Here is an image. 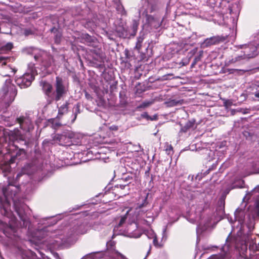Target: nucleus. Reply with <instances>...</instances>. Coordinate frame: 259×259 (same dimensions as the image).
<instances>
[{
    "mask_svg": "<svg viewBox=\"0 0 259 259\" xmlns=\"http://www.w3.org/2000/svg\"><path fill=\"white\" fill-rule=\"evenodd\" d=\"M95 254V253L92 252L91 253H89L84 256H83L81 259H86L87 257H93V256Z\"/></svg>",
    "mask_w": 259,
    "mask_h": 259,
    "instance_id": "nucleus-40",
    "label": "nucleus"
},
{
    "mask_svg": "<svg viewBox=\"0 0 259 259\" xmlns=\"http://www.w3.org/2000/svg\"><path fill=\"white\" fill-rule=\"evenodd\" d=\"M116 3V9L119 14H120L121 16H125L126 15V12L123 7V6L120 4L119 1H117V2H115Z\"/></svg>",
    "mask_w": 259,
    "mask_h": 259,
    "instance_id": "nucleus-28",
    "label": "nucleus"
},
{
    "mask_svg": "<svg viewBox=\"0 0 259 259\" xmlns=\"http://www.w3.org/2000/svg\"><path fill=\"white\" fill-rule=\"evenodd\" d=\"M144 38L145 34L143 33H140V36L137 38V41L135 47L136 49H137L139 52H140L141 49L142 44Z\"/></svg>",
    "mask_w": 259,
    "mask_h": 259,
    "instance_id": "nucleus-26",
    "label": "nucleus"
},
{
    "mask_svg": "<svg viewBox=\"0 0 259 259\" xmlns=\"http://www.w3.org/2000/svg\"><path fill=\"white\" fill-rule=\"evenodd\" d=\"M152 103V102H143L140 106V107H142V108H145V107H148L150 105H151Z\"/></svg>",
    "mask_w": 259,
    "mask_h": 259,
    "instance_id": "nucleus-38",
    "label": "nucleus"
},
{
    "mask_svg": "<svg viewBox=\"0 0 259 259\" xmlns=\"http://www.w3.org/2000/svg\"><path fill=\"white\" fill-rule=\"evenodd\" d=\"M89 229L90 227L88 224L83 223L70 229L65 235H50L53 238L50 240V245L53 248L70 246L76 242L77 235L86 233Z\"/></svg>",
    "mask_w": 259,
    "mask_h": 259,
    "instance_id": "nucleus-3",
    "label": "nucleus"
},
{
    "mask_svg": "<svg viewBox=\"0 0 259 259\" xmlns=\"http://www.w3.org/2000/svg\"><path fill=\"white\" fill-rule=\"evenodd\" d=\"M130 211H131V209L128 210L126 211V214L124 216L121 217V218L120 220V222H119V224H118V227L121 226L123 225V224L124 223L126 219H127V216L129 215V213H130Z\"/></svg>",
    "mask_w": 259,
    "mask_h": 259,
    "instance_id": "nucleus-34",
    "label": "nucleus"
},
{
    "mask_svg": "<svg viewBox=\"0 0 259 259\" xmlns=\"http://www.w3.org/2000/svg\"><path fill=\"white\" fill-rule=\"evenodd\" d=\"M243 55H241L234 58L231 61L233 63L239 62L243 59H249L255 57L259 53V44L256 46L253 44L243 45ZM243 48V47H241Z\"/></svg>",
    "mask_w": 259,
    "mask_h": 259,
    "instance_id": "nucleus-8",
    "label": "nucleus"
},
{
    "mask_svg": "<svg viewBox=\"0 0 259 259\" xmlns=\"http://www.w3.org/2000/svg\"><path fill=\"white\" fill-rule=\"evenodd\" d=\"M82 136L79 134L71 131H65L61 134H56L54 140L60 145L70 146L72 145H79L81 143Z\"/></svg>",
    "mask_w": 259,
    "mask_h": 259,
    "instance_id": "nucleus-7",
    "label": "nucleus"
},
{
    "mask_svg": "<svg viewBox=\"0 0 259 259\" xmlns=\"http://www.w3.org/2000/svg\"><path fill=\"white\" fill-rule=\"evenodd\" d=\"M53 125L55 128L60 126L61 125V123L59 122H58L56 120H54Z\"/></svg>",
    "mask_w": 259,
    "mask_h": 259,
    "instance_id": "nucleus-41",
    "label": "nucleus"
},
{
    "mask_svg": "<svg viewBox=\"0 0 259 259\" xmlns=\"http://www.w3.org/2000/svg\"><path fill=\"white\" fill-rule=\"evenodd\" d=\"M36 74L33 69L29 70L22 76L16 78L15 82L21 89L28 88L31 85Z\"/></svg>",
    "mask_w": 259,
    "mask_h": 259,
    "instance_id": "nucleus-9",
    "label": "nucleus"
},
{
    "mask_svg": "<svg viewBox=\"0 0 259 259\" xmlns=\"http://www.w3.org/2000/svg\"><path fill=\"white\" fill-rule=\"evenodd\" d=\"M213 154V152H212V151H209V153H208V154H209V155H210V154Z\"/></svg>",
    "mask_w": 259,
    "mask_h": 259,
    "instance_id": "nucleus-54",
    "label": "nucleus"
},
{
    "mask_svg": "<svg viewBox=\"0 0 259 259\" xmlns=\"http://www.w3.org/2000/svg\"><path fill=\"white\" fill-rule=\"evenodd\" d=\"M98 258H101V256H99L98 257Z\"/></svg>",
    "mask_w": 259,
    "mask_h": 259,
    "instance_id": "nucleus-59",
    "label": "nucleus"
},
{
    "mask_svg": "<svg viewBox=\"0 0 259 259\" xmlns=\"http://www.w3.org/2000/svg\"><path fill=\"white\" fill-rule=\"evenodd\" d=\"M85 96L86 98L88 99V100H91L92 99L91 96L89 94H88L87 92H85Z\"/></svg>",
    "mask_w": 259,
    "mask_h": 259,
    "instance_id": "nucleus-44",
    "label": "nucleus"
},
{
    "mask_svg": "<svg viewBox=\"0 0 259 259\" xmlns=\"http://www.w3.org/2000/svg\"><path fill=\"white\" fill-rule=\"evenodd\" d=\"M141 116L143 117V118H146L147 119H151V120H153V118H151L149 115L148 114V113L147 112H144L143 113H142L141 114Z\"/></svg>",
    "mask_w": 259,
    "mask_h": 259,
    "instance_id": "nucleus-39",
    "label": "nucleus"
},
{
    "mask_svg": "<svg viewBox=\"0 0 259 259\" xmlns=\"http://www.w3.org/2000/svg\"><path fill=\"white\" fill-rule=\"evenodd\" d=\"M35 255H32V259H34V258H35Z\"/></svg>",
    "mask_w": 259,
    "mask_h": 259,
    "instance_id": "nucleus-55",
    "label": "nucleus"
},
{
    "mask_svg": "<svg viewBox=\"0 0 259 259\" xmlns=\"http://www.w3.org/2000/svg\"><path fill=\"white\" fill-rule=\"evenodd\" d=\"M254 96L255 97L259 98V92H256L254 93Z\"/></svg>",
    "mask_w": 259,
    "mask_h": 259,
    "instance_id": "nucleus-51",
    "label": "nucleus"
},
{
    "mask_svg": "<svg viewBox=\"0 0 259 259\" xmlns=\"http://www.w3.org/2000/svg\"><path fill=\"white\" fill-rule=\"evenodd\" d=\"M95 254L93 256V257H91V259H95V258H97V256H95V255H96L97 254H100V255H101V254H102V253H100V252H95Z\"/></svg>",
    "mask_w": 259,
    "mask_h": 259,
    "instance_id": "nucleus-48",
    "label": "nucleus"
},
{
    "mask_svg": "<svg viewBox=\"0 0 259 259\" xmlns=\"http://www.w3.org/2000/svg\"><path fill=\"white\" fill-rule=\"evenodd\" d=\"M51 31L55 34V42L57 44H59L61 40L62 34L55 27L51 29Z\"/></svg>",
    "mask_w": 259,
    "mask_h": 259,
    "instance_id": "nucleus-27",
    "label": "nucleus"
},
{
    "mask_svg": "<svg viewBox=\"0 0 259 259\" xmlns=\"http://www.w3.org/2000/svg\"><path fill=\"white\" fill-rule=\"evenodd\" d=\"M217 257H218L217 255H212L208 259H217ZM218 259H221L220 258H218Z\"/></svg>",
    "mask_w": 259,
    "mask_h": 259,
    "instance_id": "nucleus-46",
    "label": "nucleus"
},
{
    "mask_svg": "<svg viewBox=\"0 0 259 259\" xmlns=\"http://www.w3.org/2000/svg\"><path fill=\"white\" fill-rule=\"evenodd\" d=\"M110 129L114 131H117L118 130V127L115 125H112L110 126Z\"/></svg>",
    "mask_w": 259,
    "mask_h": 259,
    "instance_id": "nucleus-45",
    "label": "nucleus"
},
{
    "mask_svg": "<svg viewBox=\"0 0 259 259\" xmlns=\"http://www.w3.org/2000/svg\"><path fill=\"white\" fill-rule=\"evenodd\" d=\"M189 62V59L184 58L183 59L181 62L180 63V64L182 66H186L188 64Z\"/></svg>",
    "mask_w": 259,
    "mask_h": 259,
    "instance_id": "nucleus-36",
    "label": "nucleus"
},
{
    "mask_svg": "<svg viewBox=\"0 0 259 259\" xmlns=\"http://www.w3.org/2000/svg\"><path fill=\"white\" fill-rule=\"evenodd\" d=\"M37 169V166L34 162L26 164L22 168L21 172L17 174L16 179H17L22 175H30Z\"/></svg>",
    "mask_w": 259,
    "mask_h": 259,
    "instance_id": "nucleus-15",
    "label": "nucleus"
},
{
    "mask_svg": "<svg viewBox=\"0 0 259 259\" xmlns=\"http://www.w3.org/2000/svg\"><path fill=\"white\" fill-rule=\"evenodd\" d=\"M55 88V100L58 101L66 93L67 87L64 80L61 77L57 76L56 78Z\"/></svg>",
    "mask_w": 259,
    "mask_h": 259,
    "instance_id": "nucleus-11",
    "label": "nucleus"
},
{
    "mask_svg": "<svg viewBox=\"0 0 259 259\" xmlns=\"http://www.w3.org/2000/svg\"><path fill=\"white\" fill-rule=\"evenodd\" d=\"M15 134H16V136H19L21 135L20 132L18 130H17L16 132H15Z\"/></svg>",
    "mask_w": 259,
    "mask_h": 259,
    "instance_id": "nucleus-52",
    "label": "nucleus"
},
{
    "mask_svg": "<svg viewBox=\"0 0 259 259\" xmlns=\"http://www.w3.org/2000/svg\"><path fill=\"white\" fill-rule=\"evenodd\" d=\"M84 27L88 29L90 31H94L97 27H101L102 26L99 23H95V22L88 21L84 25Z\"/></svg>",
    "mask_w": 259,
    "mask_h": 259,
    "instance_id": "nucleus-23",
    "label": "nucleus"
},
{
    "mask_svg": "<svg viewBox=\"0 0 259 259\" xmlns=\"http://www.w3.org/2000/svg\"><path fill=\"white\" fill-rule=\"evenodd\" d=\"M195 121L193 119L186 122L185 126L181 128V131L186 133L190 129H193L195 125Z\"/></svg>",
    "mask_w": 259,
    "mask_h": 259,
    "instance_id": "nucleus-24",
    "label": "nucleus"
},
{
    "mask_svg": "<svg viewBox=\"0 0 259 259\" xmlns=\"http://www.w3.org/2000/svg\"><path fill=\"white\" fill-rule=\"evenodd\" d=\"M52 233L48 230V227H44L41 229L36 230L34 233V237L40 240L46 236H50Z\"/></svg>",
    "mask_w": 259,
    "mask_h": 259,
    "instance_id": "nucleus-18",
    "label": "nucleus"
},
{
    "mask_svg": "<svg viewBox=\"0 0 259 259\" xmlns=\"http://www.w3.org/2000/svg\"><path fill=\"white\" fill-rule=\"evenodd\" d=\"M147 204L146 202V199L144 200V202L138 205L137 209H139V212H141L140 214L143 219H148L149 220H147L146 222L148 223H151L154 221L153 213L147 209H144V207Z\"/></svg>",
    "mask_w": 259,
    "mask_h": 259,
    "instance_id": "nucleus-13",
    "label": "nucleus"
},
{
    "mask_svg": "<svg viewBox=\"0 0 259 259\" xmlns=\"http://www.w3.org/2000/svg\"><path fill=\"white\" fill-rule=\"evenodd\" d=\"M10 58L4 56H0V74L3 76H11L17 71L15 68H13L7 63L10 61Z\"/></svg>",
    "mask_w": 259,
    "mask_h": 259,
    "instance_id": "nucleus-10",
    "label": "nucleus"
},
{
    "mask_svg": "<svg viewBox=\"0 0 259 259\" xmlns=\"http://www.w3.org/2000/svg\"><path fill=\"white\" fill-rule=\"evenodd\" d=\"M39 55H35L34 56V59L35 60H39Z\"/></svg>",
    "mask_w": 259,
    "mask_h": 259,
    "instance_id": "nucleus-50",
    "label": "nucleus"
},
{
    "mask_svg": "<svg viewBox=\"0 0 259 259\" xmlns=\"http://www.w3.org/2000/svg\"><path fill=\"white\" fill-rule=\"evenodd\" d=\"M13 48V45L12 42L0 45V56H2L1 54L8 53Z\"/></svg>",
    "mask_w": 259,
    "mask_h": 259,
    "instance_id": "nucleus-20",
    "label": "nucleus"
},
{
    "mask_svg": "<svg viewBox=\"0 0 259 259\" xmlns=\"http://www.w3.org/2000/svg\"><path fill=\"white\" fill-rule=\"evenodd\" d=\"M82 39L83 40V42L87 44L88 46H92L93 43L94 42L95 38L92 37L87 33L82 34Z\"/></svg>",
    "mask_w": 259,
    "mask_h": 259,
    "instance_id": "nucleus-22",
    "label": "nucleus"
},
{
    "mask_svg": "<svg viewBox=\"0 0 259 259\" xmlns=\"http://www.w3.org/2000/svg\"><path fill=\"white\" fill-rule=\"evenodd\" d=\"M235 222L238 223L239 229L237 232L236 235L233 238L229 236L226 239V244L222 248V252L219 254H216L218 258L225 259L228 252L233 249L238 250L240 254H244L247 252V246H249L250 252L254 251L258 247L254 241L255 237H253L252 232L254 228V220L249 219L246 224H243L245 219V211L242 208H237L235 212Z\"/></svg>",
    "mask_w": 259,
    "mask_h": 259,
    "instance_id": "nucleus-2",
    "label": "nucleus"
},
{
    "mask_svg": "<svg viewBox=\"0 0 259 259\" xmlns=\"http://www.w3.org/2000/svg\"><path fill=\"white\" fill-rule=\"evenodd\" d=\"M228 3L227 0H208L207 4L211 7L222 8L225 7Z\"/></svg>",
    "mask_w": 259,
    "mask_h": 259,
    "instance_id": "nucleus-19",
    "label": "nucleus"
},
{
    "mask_svg": "<svg viewBox=\"0 0 259 259\" xmlns=\"http://www.w3.org/2000/svg\"><path fill=\"white\" fill-rule=\"evenodd\" d=\"M139 24V23L138 21L136 20H134L133 21L132 27V32L131 34L132 35L135 36L136 34L137 30L138 28Z\"/></svg>",
    "mask_w": 259,
    "mask_h": 259,
    "instance_id": "nucleus-31",
    "label": "nucleus"
},
{
    "mask_svg": "<svg viewBox=\"0 0 259 259\" xmlns=\"http://www.w3.org/2000/svg\"><path fill=\"white\" fill-rule=\"evenodd\" d=\"M205 205H198L196 208L195 214H191L189 218L191 223L197 225L196 232L198 236L210 227L213 218L212 211Z\"/></svg>",
    "mask_w": 259,
    "mask_h": 259,
    "instance_id": "nucleus-4",
    "label": "nucleus"
},
{
    "mask_svg": "<svg viewBox=\"0 0 259 259\" xmlns=\"http://www.w3.org/2000/svg\"><path fill=\"white\" fill-rule=\"evenodd\" d=\"M73 112L74 113V117L71 121V123H73L76 119L77 115L80 113V104L77 103L74 105L73 108Z\"/></svg>",
    "mask_w": 259,
    "mask_h": 259,
    "instance_id": "nucleus-30",
    "label": "nucleus"
},
{
    "mask_svg": "<svg viewBox=\"0 0 259 259\" xmlns=\"http://www.w3.org/2000/svg\"><path fill=\"white\" fill-rule=\"evenodd\" d=\"M133 178L132 176L130 175L125 176L124 177L122 178V180H123L125 182H127V184H129L131 183L130 181L132 180Z\"/></svg>",
    "mask_w": 259,
    "mask_h": 259,
    "instance_id": "nucleus-35",
    "label": "nucleus"
},
{
    "mask_svg": "<svg viewBox=\"0 0 259 259\" xmlns=\"http://www.w3.org/2000/svg\"><path fill=\"white\" fill-rule=\"evenodd\" d=\"M144 259H146V258H144Z\"/></svg>",
    "mask_w": 259,
    "mask_h": 259,
    "instance_id": "nucleus-61",
    "label": "nucleus"
},
{
    "mask_svg": "<svg viewBox=\"0 0 259 259\" xmlns=\"http://www.w3.org/2000/svg\"><path fill=\"white\" fill-rule=\"evenodd\" d=\"M152 238H153V245L156 248H162L164 244L167 239V236H166V228H164L163 230L162 236L161 239L160 241H158L157 237L155 234L153 233L152 234Z\"/></svg>",
    "mask_w": 259,
    "mask_h": 259,
    "instance_id": "nucleus-17",
    "label": "nucleus"
},
{
    "mask_svg": "<svg viewBox=\"0 0 259 259\" xmlns=\"http://www.w3.org/2000/svg\"><path fill=\"white\" fill-rule=\"evenodd\" d=\"M19 140H20V141H23L21 138H19Z\"/></svg>",
    "mask_w": 259,
    "mask_h": 259,
    "instance_id": "nucleus-58",
    "label": "nucleus"
},
{
    "mask_svg": "<svg viewBox=\"0 0 259 259\" xmlns=\"http://www.w3.org/2000/svg\"><path fill=\"white\" fill-rule=\"evenodd\" d=\"M41 85L45 94L49 96L52 91V85L46 81H42L41 82Z\"/></svg>",
    "mask_w": 259,
    "mask_h": 259,
    "instance_id": "nucleus-25",
    "label": "nucleus"
},
{
    "mask_svg": "<svg viewBox=\"0 0 259 259\" xmlns=\"http://www.w3.org/2000/svg\"><path fill=\"white\" fill-rule=\"evenodd\" d=\"M119 0H113V1L115 3V2H117V1H118Z\"/></svg>",
    "mask_w": 259,
    "mask_h": 259,
    "instance_id": "nucleus-56",
    "label": "nucleus"
},
{
    "mask_svg": "<svg viewBox=\"0 0 259 259\" xmlns=\"http://www.w3.org/2000/svg\"><path fill=\"white\" fill-rule=\"evenodd\" d=\"M125 56H126V58H128V51L127 50H125Z\"/></svg>",
    "mask_w": 259,
    "mask_h": 259,
    "instance_id": "nucleus-53",
    "label": "nucleus"
},
{
    "mask_svg": "<svg viewBox=\"0 0 259 259\" xmlns=\"http://www.w3.org/2000/svg\"><path fill=\"white\" fill-rule=\"evenodd\" d=\"M104 257H105V259H106V256H105Z\"/></svg>",
    "mask_w": 259,
    "mask_h": 259,
    "instance_id": "nucleus-60",
    "label": "nucleus"
},
{
    "mask_svg": "<svg viewBox=\"0 0 259 259\" xmlns=\"http://www.w3.org/2000/svg\"><path fill=\"white\" fill-rule=\"evenodd\" d=\"M20 191L19 187L9 183L5 187L0 185V210L2 214L8 219L9 224L0 220V232L7 237H19L18 229H31L28 207L14 199Z\"/></svg>",
    "mask_w": 259,
    "mask_h": 259,
    "instance_id": "nucleus-1",
    "label": "nucleus"
},
{
    "mask_svg": "<svg viewBox=\"0 0 259 259\" xmlns=\"http://www.w3.org/2000/svg\"><path fill=\"white\" fill-rule=\"evenodd\" d=\"M245 199L249 200L252 199L254 200L255 203V206L259 211V186L255 187L253 190L247 194L243 198Z\"/></svg>",
    "mask_w": 259,
    "mask_h": 259,
    "instance_id": "nucleus-16",
    "label": "nucleus"
},
{
    "mask_svg": "<svg viewBox=\"0 0 259 259\" xmlns=\"http://www.w3.org/2000/svg\"><path fill=\"white\" fill-rule=\"evenodd\" d=\"M242 112L244 114H248L249 113V110L248 109H242Z\"/></svg>",
    "mask_w": 259,
    "mask_h": 259,
    "instance_id": "nucleus-43",
    "label": "nucleus"
},
{
    "mask_svg": "<svg viewBox=\"0 0 259 259\" xmlns=\"http://www.w3.org/2000/svg\"><path fill=\"white\" fill-rule=\"evenodd\" d=\"M117 32V35L120 37H126L127 36V31L122 25H119L116 27L115 29Z\"/></svg>",
    "mask_w": 259,
    "mask_h": 259,
    "instance_id": "nucleus-21",
    "label": "nucleus"
},
{
    "mask_svg": "<svg viewBox=\"0 0 259 259\" xmlns=\"http://www.w3.org/2000/svg\"><path fill=\"white\" fill-rule=\"evenodd\" d=\"M20 128L25 132H29L33 129V125L31 119L27 116H20L16 119Z\"/></svg>",
    "mask_w": 259,
    "mask_h": 259,
    "instance_id": "nucleus-12",
    "label": "nucleus"
},
{
    "mask_svg": "<svg viewBox=\"0 0 259 259\" xmlns=\"http://www.w3.org/2000/svg\"><path fill=\"white\" fill-rule=\"evenodd\" d=\"M226 36L217 35L206 38L202 45L204 47H208L224 42L226 39Z\"/></svg>",
    "mask_w": 259,
    "mask_h": 259,
    "instance_id": "nucleus-14",
    "label": "nucleus"
},
{
    "mask_svg": "<svg viewBox=\"0 0 259 259\" xmlns=\"http://www.w3.org/2000/svg\"><path fill=\"white\" fill-rule=\"evenodd\" d=\"M199 57H196L194 59L193 62V63L191 64V67H193V66H194L195 65V64H196V63L197 62V61H199Z\"/></svg>",
    "mask_w": 259,
    "mask_h": 259,
    "instance_id": "nucleus-42",
    "label": "nucleus"
},
{
    "mask_svg": "<svg viewBox=\"0 0 259 259\" xmlns=\"http://www.w3.org/2000/svg\"><path fill=\"white\" fill-rule=\"evenodd\" d=\"M209 247H207V248H204V249H209Z\"/></svg>",
    "mask_w": 259,
    "mask_h": 259,
    "instance_id": "nucleus-57",
    "label": "nucleus"
},
{
    "mask_svg": "<svg viewBox=\"0 0 259 259\" xmlns=\"http://www.w3.org/2000/svg\"><path fill=\"white\" fill-rule=\"evenodd\" d=\"M17 94V91L15 85L11 83L10 79H7L0 90V100L3 106V112L14 100Z\"/></svg>",
    "mask_w": 259,
    "mask_h": 259,
    "instance_id": "nucleus-5",
    "label": "nucleus"
},
{
    "mask_svg": "<svg viewBox=\"0 0 259 259\" xmlns=\"http://www.w3.org/2000/svg\"><path fill=\"white\" fill-rule=\"evenodd\" d=\"M126 185H128V184H125V185H119V187L123 189L124 188V187L126 186Z\"/></svg>",
    "mask_w": 259,
    "mask_h": 259,
    "instance_id": "nucleus-49",
    "label": "nucleus"
},
{
    "mask_svg": "<svg viewBox=\"0 0 259 259\" xmlns=\"http://www.w3.org/2000/svg\"><path fill=\"white\" fill-rule=\"evenodd\" d=\"M54 255L56 259H61L57 253H55Z\"/></svg>",
    "mask_w": 259,
    "mask_h": 259,
    "instance_id": "nucleus-47",
    "label": "nucleus"
},
{
    "mask_svg": "<svg viewBox=\"0 0 259 259\" xmlns=\"http://www.w3.org/2000/svg\"><path fill=\"white\" fill-rule=\"evenodd\" d=\"M244 259H259V242L258 247L252 253H249V257H245Z\"/></svg>",
    "mask_w": 259,
    "mask_h": 259,
    "instance_id": "nucleus-29",
    "label": "nucleus"
},
{
    "mask_svg": "<svg viewBox=\"0 0 259 259\" xmlns=\"http://www.w3.org/2000/svg\"><path fill=\"white\" fill-rule=\"evenodd\" d=\"M164 150L165 151L166 153L168 155L173 154V148L172 146L170 144H169L167 142L165 143Z\"/></svg>",
    "mask_w": 259,
    "mask_h": 259,
    "instance_id": "nucleus-33",
    "label": "nucleus"
},
{
    "mask_svg": "<svg viewBox=\"0 0 259 259\" xmlns=\"http://www.w3.org/2000/svg\"><path fill=\"white\" fill-rule=\"evenodd\" d=\"M142 7L139 9L140 15H145L146 17V23L145 27L149 31H153L158 28L162 21L160 18H154L151 15H148V13L153 12V9L152 6L149 4L148 0H142Z\"/></svg>",
    "mask_w": 259,
    "mask_h": 259,
    "instance_id": "nucleus-6",
    "label": "nucleus"
},
{
    "mask_svg": "<svg viewBox=\"0 0 259 259\" xmlns=\"http://www.w3.org/2000/svg\"><path fill=\"white\" fill-rule=\"evenodd\" d=\"M33 32H34L33 31L30 29H25L24 30V34L26 36H28L29 35L32 34L33 33Z\"/></svg>",
    "mask_w": 259,
    "mask_h": 259,
    "instance_id": "nucleus-37",
    "label": "nucleus"
},
{
    "mask_svg": "<svg viewBox=\"0 0 259 259\" xmlns=\"http://www.w3.org/2000/svg\"><path fill=\"white\" fill-rule=\"evenodd\" d=\"M68 104H69L66 102L65 104L60 106V107L59 108V115H63L67 112L68 109Z\"/></svg>",
    "mask_w": 259,
    "mask_h": 259,
    "instance_id": "nucleus-32",
    "label": "nucleus"
}]
</instances>
